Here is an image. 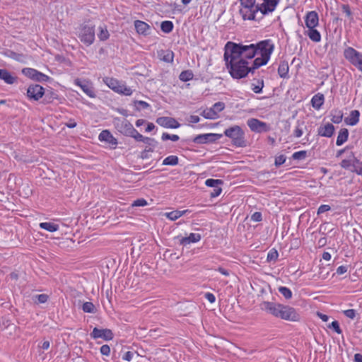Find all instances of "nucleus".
Returning a JSON list of instances; mask_svg holds the SVG:
<instances>
[{
    "label": "nucleus",
    "instance_id": "1",
    "mask_svg": "<svg viewBox=\"0 0 362 362\" xmlns=\"http://www.w3.org/2000/svg\"><path fill=\"white\" fill-rule=\"evenodd\" d=\"M242 8L240 13L243 20L255 21L258 12L261 18L275 11L280 0H240Z\"/></svg>",
    "mask_w": 362,
    "mask_h": 362
},
{
    "label": "nucleus",
    "instance_id": "2",
    "mask_svg": "<svg viewBox=\"0 0 362 362\" xmlns=\"http://www.w3.org/2000/svg\"><path fill=\"white\" fill-rule=\"evenodd\" d=\"M223 59L226 69L234 79H241L247 76L246 65L249 63L244 58L237 57L226 49H224Z\"/></svg>",
    "mask_w": 362,
    "mask_h": 362
},
{
    "label": "nucleus",
    "instance_id": "3",
    "mask_svg": "<svg viewBox=\"0 0 362 362\" xmlns=\"http://www.w3.org/2000/svg\"><path fill=\"white\" fill-rule=\"evenodd\" d=\"M224 49L235 54L237 57L244 58L247 61L253 59L257 54L255 44L243 45L228 41L225 45Z\"/></svg>",
    "mask_w": 362,
    "mask_h": 362
},
{
    "label": "nucleus",
    "instance_id": "4",
    "mask_svg": "<svg viewBox=\"0 0 362 362\" xmlns=\"http://www.w3.org/2000/svg\"><path fill=\"white\" fill-rule=\"evenodd\" d=\"M224 135L231 139V143L236 147H246L247 141L245 139V132L238 125H234L224 131Z\"/></svg>",
    "mask_w": 362,
    "mask_h": 362
},
{
    "label": "nucleus",
    "instance_id": "5",
    "mask_svg": "<svg viewBox=\"0 0 362 362\" xmlns=\"http://www.w3.org/2000/svg\"><path fill=\"white\" fill-rule=\"evenodd\" d=\"M78 37L83 44L90 46L95 40V25L90 21L81 24L78 28Z\"/></svg>",
    "mask_w": 362,
    "mask_h": 362
},
{
    "label": "nucleus",
    "instance_id": "6",
    "mask_svg": "<svg viewBox=\"0 0 362 362\" xmlns=\"http://www.w3.org/2000/svg\"><path fill=\"white\" fill-rule=\"evenodd\" d=\"M344 58L353 66L362 72V53L351 47L344 51Z\"/></svg>",
    "mask_w": 362,
    "mask_h": 362
},
{
    "label": "nucleus",
    "instance_id": "7",
    "mask_svg": "<svg viewBox=\"0 0 362 362\" xmlns=\"http://www.w3.org/2000/svg\"><path fill=\"white\" fill-rule=\"evenodd\" d=\"M115 128L117 130L126 136L134 138L135 140L139 135L138 131L134 128L132 123L127 119H123L120 121L117 119V122L115 123Z\"/></svg>",
    "mask_w": 362,
    "mask_h": 362
},
{
    "label": "nucleus",
    "instance_id": "8",
    "mask_svg": "<svg viewBox=\"0 0 362 362\" xmlns=\"http://www.w3.org/2000/svg\"><path fill=\"white\" fill-rule=\"evenodd\" d=\"M255 47L256 49V54H259L260 56L265 57L267 58H269L271 54H272L274 49V45L272 43V40H264L258 42L255 44Z\"/></svg>",
    "mask_w": 362,
    "mask_h": 362
},
{
    "label": "nucleus",
    "instance_id": "9",
    "mask_svg": "<svg viewBox=\"0 0 362 362\" xmlns=\"http://www.w3.org/2000/svg\"><path fill=\"white\" fill-rule=\"evenodd\" d=\"M279 318L288 321L298 322L300 320V316L293 307L283 305Z\"/></svg>",
    "mask_w": 362,
    "mask_h": 362
},
{
    "label": "nucleus",
    "instance_id": "10",
    "mask_svg": "<svg viewBox=\"0 0 362 362\" xmlns=\"http://www.w3.org/2000/svg\"><path fill=\"white\" fill-rule=\"evenodd\" d=\"M283 304L276 303L269 301H263L260 304V308L267 313L274 315L276 317H279Z\"/></svg>",
    "mask_w": 362,
    "mask_h": 362
},
{
    "label": "nucleus",
    "instance_id": "11",
    "mask_svg": "<svg viewBox=\"0 0 362 362\" xmlns=\"http://www.w3.org/2000/svg\"><path fill=\"white\" fill-rule=\"evenodd\" d=\"M223 136L221 134H214V133H209V134H199L196 136L192 141L196 144H203L207 143H214L217 140L220 139Z\"/></svg>",
    "mask_w": 362,
    "mask_h": 362
},
{
    "label": "nucleus",
    "instance_id": "12",
    "mask_svg": "<svg viewBox=\"0 0 362 362\" xmlns=\"http://www.w3.org/2000/svg\"><path fill=\"white\" fill-rule=\"evenodd\" d=\"M45 93L44 88L39 84L30 85L27 89V96L30 100H39Z\"/></svg>",
    "mask_w": 362,
    "mask_h": 362
},
{
    "label": "nucleus",
    "instance_id": "13",
    "mask_svg": "<svg viewBox=\"0 0 362 362\" xmlns=\"http://www.w3.org/2000/svg\"><path fill=\"white\" fill-rule=\"evenodd\" d=\"M91 337L94 339L101 338L105 341L112 340L114 334L111 329H99L95 327L90 333Z\"/></svg>",
    "mask_w": 362,
    "mask_h": 362
},
{
    "label": "nucleus",
    "instance_id": "14",
    "mask_svg": "<svg viewBox=\"0 0 362 362\" xmlns=\"http://www.w3.org/2000/svg\"><path fill=\"white\" fill-rule=\"evenodd\" d=\"M156 122L165 128L177 129L180 126V124L175 118L170 117H158Z\"/></svg>",
    "mask_w": 362,
    "mask_h": 362
},
{
    "label": "nucleus",
    "instance_id": "15",
    "mask_svg": "<svg viewBox=\"0 0 362 362\" xmlns=\"http://www.w3.org/2000/svg\"><path fill=\"white\" fill-rule=\"evenodd\" d=\"M98 139L100 141L106 142L111 148L115 149L118 144L117 139L113 136L109 130H103L99 136Z\"/></svg>",
    "mask_w": 362,
    "mask_h": 362
},
{
    "label": "nucleus",
    "instance_id": "16",
    "mask_svg": "<svg viewBox=\"0 0 362 362\" xmlns=\"http://www.w3.org/2000/svg\"><path fill=\"white\" fill-rule=\"evenodd\" d=\"M247 125L253 132H266L269 131V127L265 122L255 118L249 119L247 121Z\"/></svg>",
    "mask_w": 362,
    "mask_h": 362
},
{
    "label": "nucleus",
    "instance_id": "17",
    "mask_svg": "<svg viewBox=\"0 0 362 362\" xmlns=\"http://www.w3.org/2000/svg\"><path fill=\"white\" fill-rule=\"evenodd\" d=\"M74 83L79 86L83 91L89 97L94 98L95 93L93 89L92 84L90 81L86 80H81L80 78H76L74 81Z\"/></svg>",
    "mask_w": 362,
    "mask_h": 362
},
{
    "label": "nucleus",
    "instance_id": "18",
    "mask_svg": "<svg viewBox=\"0 0 362 362\" xmlns=\"http://www.w3.org/2000/svg\"><path fill=\"white\" fill-rule=\"evenodd\" d=\"M305 25L308 28H315L319 23L318 13L315 11H309L305 17Z\"/></svg>",
    "mask_w": 362,
    "mask_h": 362
},
{
    "label": "nucleus",
    "instance_id": "19",
    "mask_svg": "<svg viewBox=\"0 0 362 362\" xmlns=\"http://www.w3.org/2000/svg\"><path fill=\"white\" fill-rule=\"evenodd\" d=\"M134 26L136 32L139 35L144 36L150 35L151 27L144 21L136 20L134 21Z\"/></svg>",
    "mask_w": 362,
    "mask_h": 362
},
{
    "label": "nucleus",
    "instance_id": "20",
    "mask_svg": "<svg viewBox=\"0 0 362 362\" xmlns=\"http://www.w3.org/2000/svg\"><path fill=\"white\" fill-rule=\"evenodd\" d=\"M334 129L332 124L327 123L325 126H320L318 128L317 134L319 136L329 138L334 134Z\"/></svg>",
    "mask_w": 362,
    "mask_h": 362
},
{
    "label": "nucleus",
    "instance_id": "21",
    "mask_svg": "<svg viewBox=\"0 0 362 362\" xmlns=\"http://www.w3.org/2000/svg\"><path fill=\"white\" fill-rule=\"evenodd\" d=\"M0 79L3 80L7 84H13L17 78L11 75V74L6 69H0Z\"/></svg>",
    "mask_w": 362,
    "mask_h": 362
},
{
    "label": "nucleus",
    "instance_id": "22",
    "mask_svg": "<svg viewBox=\"0 0 362 362\" xmlns=\"http://www.w3.org/2000/svg\"><path fill=\"white\" fill-rule=\"evenodd\" d=\"M202 238V236L199 233H190L189 236L182 238L180 240V243L183 245H186L189 243H194L199 242Z\"/></svg>",
    "mask_w": 362,
    "mask_h": 362
},
{
    "label": "nucleus",
    "instance_id": "23",
    "mask_svg": "<svg viewBox=\"0 0 362 362\" xmlns=\"http://www.w3.org/2000/svg\"><path fill=\"white\" fill-rule=\"evenodd\" d=\"M305 130H307V127L305 122L303 120H298L293 135L295 138H300Z\"/></svg>",
    "mask_w": 362,
    "mask_h": 362
},
{
    "label": "nucleus",
    "instance_id": "24",
    "mask_svg": "<svg viewBox=\"0 0 362 362\" xmlns=\"http://www.w3.org/2000/svg\"><path fill=\"white\" fill-rule=\"evenodd\" d=\"M360 112L357 110L351 111L349 117L345 118V122L351 126L356 125L359 121Z\"/></svg>",
    "mask_w": 362,
    "mask_h": 362
},
{
    "label": "nucleus",
    "instance_id": "25",
    "mask_svg": "<svg viewBox=\"0 0 362 362\" xmlns=\"http://www.w3.org/2000/svg\"><path fill=\"white\" fill-rule=\"evenodd\" d=\"M324 100H325L324 95L322 93H317V94L315 95L311 100L312 106L315 109L319 110L323 105Z\"/></svg>",
    "mask_w": 362,
    "mask_h": 362
},
{
    "label": "nucleus",
    "instance_id": "26",
    "mask_svg": "<svg viewBox=\"0 0 362 362\" xmlns=\"http://www.w3.org/2000/svg\"><path fill=\"white\" fill-rule=\"evenodd\" d=\"M288 64L286 61H281L278 68V74L281 78H288Z\"/></svg>",
    "mask_w": 362,
    "mask_h": 362
},
{
    "label": "nucleus",
    "instance_id": "27",
    "mask_svg": "<svg viewBox=\"0 0 362 362\" xmlns=\"http://www.w3.org/2000/svg\"><path fill=\"white\" fill-rule=\"evenodd\" d=\"M104 82L107 84V86L110 88L112 90H113L115 92L117 93L120 86H121V83L114 78H109V77H106L105 78H104Z\"/></svg>",
    "mask_w": 362,
    "mask_h": 362
},
{
    "label": "nucleus",
    "instance_id": "28",
    "mask_svg": "<svg viewBox=\"0 0 362 362\" xmlns=\"http://www.w3.org/2000/svg\"><path fill=\"white\" fill-rule=\"evenodd\" d=\"M349 137V130L346 128H342L340 129L339 132V135L337 139L336 144L337 146H341L344 142H346Z\"/></svg>",
    "mask_w": 362,
    "mask_h": 362
},
{
    "label": "nucleus",
    "instance_id": "29",
    "mask_svg": "<svg viewBox=\"0 0 362 362\" xmlns=\"http://www.w3.org/2000/svg\"><path fill=\"white\" fill-rule=\"evenodd\" d=\"M307 35L312 41L315 42H319L321 40V35L320 32L315 29V28H308L307 31Z\"/></svg>",
    "mask_w": 362,
    "mask_h": 362
},
{
    "label": "nucleus",
    "instance_id": "30",
    "mask_svg": "<svg viewBox=\"0 0 362 362\" xmlns=\"http://www.w3.org/2000/svg\"><path fill=\"white\" fill-rule=\"evenodd\" d=\"M136 141H142V142L148 144V146H151L153 147H155L158 144V142L154 139L149 138V137H145L143 135H141L140 133L139 134V135H137Z\"/></svg>",
    "mask_w": 362,
    "mask_h": 362
},
{
    "label": "nucleus",
    "instance_id": "31",
    "mask_svg": "<svg viewBox=\"0 0 362 362\" xmlns=\"http://www.w3.org/2000/svg\"><path fill=\"white\" fill-rule=\"evenodd\" d=\"M40 227L49 232H54L59 229V226L52 222L40 223Z\"/></svg>",
    "mask_w": 362,
    "mask_h": 362
},
{
    "label": "nucleus",
    "instance_id": "32",
    "mask_svg": "<svg viewBox=\"0 0 362 362\" xmlns=\"http://www.w3.org/2000/svg\"><path fill=\"white\" fill-rule=\"evenodd\" d=\"M174 25L170 21H163L160 24V29L165 33H170L173 31Z\"/></svg>",
    "mask_w": 362,
    "mask_h": 362
},
{
    "label": "nucleus",
    "instance_id": "33",
    "mask_svg": "<svg viewBox=\"0 0 362 362\" xmlns=\"http://www.w3.org/2000/svg\"><path fill=\"white\" fill-rule=\"evenodd\" d=\"M193 76L194 74L192 70H185L180 73L179 78L183 82H187L192 80Z\"/></svg>",
    "mask_w": 362,
    "mask_h": 362
},
{
    "label": "nucleus",
    "instance_id": "34",
    "mask_svg": "<svg viewBox=\"0 0 362 362\" xmlns=\"http://www.w3.org/2000/svg\"><path fill=\"white\" fill-rule=\"evenodd\" d=\"M269 60V58H267L265 57L260 56L259 57H257L252 62L255 68L259 69L260 66L266 65Z\"/></svg>",
    "mask_w": 362,
    "mask_h": 362
},
{
    "label": "nucleus",
    "instance_id": "35",
    "mask_svg": "<svg viewBox=\"0 0 362 362\" xmlns=\"http://www.w3.org/2000/svg\"><path fill=\"white\" fill-rule=\"evenodd\" d=\"M179 163V158L177 156H169L163 161V165H176Z\"/></svg>",
    "mask_w": 362,
    "mask_h": 362
},
{
    "label": "nucleus",
    "instance_id": "36",
    "mask_svg": "<svg viewBox=\"0 0 362 362\" xmlns=\"http://www.w3.org/2000/svg\"><path fill=\"white\" fill-rule=\"evenodd\" d=\"M82 310L84 313H95L97 309L94 304L91 302H86L83 304Z\"/></svg>",
    "mask_w": 362,
    "mask_h": 362
},
{
    "label": "nucleus",
    "instance_id": "37",
    "mask_svg": "<svg viewBox=\"0 0 362 362\" xmlns=\"http://www.w3.org/2000/svg\"><path fill=\"white\" fill-rule=\"evenodd\" d=\"M223 184V181L222 180H219V179L209 178L205 181V185L207 187H213V188L216 187L220 185H222Z\"/></svg>",
    "mask_w": 362,
    "mask_h": 362
},
{
    "label": "nucleus",
    "instance_id": "38",
    "mask_svg": "<svg viewBox=\"0 0 362 362\" xmlns=\"http://www.w3.org/2000/svg\"><path fill=\"white\" fill-rule=\"evenodd\" d=\"M264 86V83L263 79H257V84L252 83V90L255 93H260L262 91V89Z\"/></svg>",
    "mask_w": 362,
    "mask_h": 362
},
{
    "label": "nucleus",
    "instance_id": "39",
    "mask_svg": "<svg viewBox=\"0 0 362 362\" xmlns=\"http://www.w3.org/2000/svg\"><path fill=\"white\" fill-rule=\"evenodd\" d=\"M334 114H332V122L334 124H339L343 119V112L341 110H334Z\"/></svg>",
    "mask_w": 362,
    "mask_h": 362
},
{
    "label": "nucleus",
    "instance_id": "40",
    "mask_svg": "<svg viewBox=\"0 0 362 362\" xmlns=\"http://www.w3.org/2000/svg\"><path fill=\"white\" fill-rule=\"evenodd\" d=\"M134 105L137 111H140L141 109H146L150 107V105L143 100H134Z\"/></svg>",
    "mask_w": 362,
    "mask_h": 362
},
{
    "label": "nucleus",
    "instance_id": "41",
    "mask_svg": "<svg viewBox=\"0 0 362 362\" xmlns=\"http://www.w3.org/2000/svg\"><path fill=\"white\" fill-rule=\"evenodd\" d=\"M202 116H203L206 119H214L217 118L215 111H214L211 107L207 110H204L202 114Z\"/></svg>",
    "mask_w": 362,
    "mask_h": 362
},
{
    "label": "nucleus",
    "instance_id": "42",
    "mask_svg": "<svg viewBox=\"0 0 362 362\" xmlns=\"http://www.w3.org/2000/svg\"><path fill=\"white\" fill-rule=\"evenodd\" d=\"M0 325L4 327V329H7L8 327H11V329L14 330L19 329L16 325L11 323L8 319L6 318H2L1 321L0 322Z\"/></svg>",
    "mask_w": 362,
    "mask_h": 362
},
{
    "label": "nucleus",
    "instance_id": "43",
    "mask_svg": "<svg viewBox=\"0 0 362 362\" xmlns=\"http://www.w3.org/2000/svg\"><path fill=\"white\" fill-rule=\"evenodd\" d=\"M279 291L286 299H290L292 297V292L287 287L280 286Z\"/></svg>",
    "mask_w": 362,
    "mask_h": 362
},
{
    "label": "nucleus",
    "instance_id": "44",
    "mask_svg": "<svg viewBox=\"0 0 362 362\" xmlns=\"http://www.w3.org/2000/svg\"><path fill=\"white\" fill-rule=\"evenodd\" d=\"M37 70L32 68H24L22 70V73L31 79H34Z\"/></svg>",
    "mask_w": 362,
    "mask_h": 362
},
{
    "label": "nucleus",
    "instance_id": "45",
    "mask_svg": "<svg viewBox=\"0 0 362 362\" xmlns=\"http://www.w3.org/2000/svg\"><path fill=\"white\" fill-rule=\"evenodd\" d=\"M174 58V53L171 50H166L163 52L162 59L168 63L173 62Z\"/></svg>",
    "mask_w": 362,
    "mask_h": 362
},
{
    "label": "nucleus",
    "instance_id": "46",
    "mask_svg": "<svg viewBox=\"0 0 362 362\" xmlns=\"http://www.w3.org/2000/svg\"><path fill=\"white\" fill-rule=\"evenodd\" d=\"M49 78L48 76L37 71L33 80L37 82H46L48 81Z\"/></svg>",
    "mask_w": 362,
    "mask_h": 362
},
{
    "label": "nucleus",
    "instance_id": "47",
    "mask_svg": "<svg viewBox=\"0 0 362 362\" xmlns=\"http://www.w3.org/2000/svg\"><path fill=\"white\" fill-rule=\"evenodd\" d=\"M278 257L279 253L277 250H276L275 249H272L267 254V261L269 262L272 261L275 262L278 259Z\"/></svg>",
    "mask_w": 362,
    "mask_h": 362
},
{
    "label": "nucleus",
    "instance_id": "48",
    "mask_svg": "<svg viewBox=\"0 0 362 362\" xmlns=\"http://www.w3.org/2000/svg\"><path fill=\"white\" fill-rule=\"evenodd\" d=\"M117 93L129 96L132 94V90L129 87H127L124 84L122 83Z\"/></svg>",
    "mask_w": 362,
    "mask_h": 362
},
{
    "label": "nucleus",
    "instance_id": "49",
    "mask_svg": "<svg viewBox=\"0 0 362 362\" xmlns=\"http://www.w3.org/2000/svg\"><path fill=\"white\" fill-rule=\"evenodd\" d=\"M225 108V103L223 102H217L216 103L211 109L215 111L216 115L218 117V113L223 110Z\"/></svg>",
    "mask_w": 362,
    "mask_h": 362
},
{
    "label": "nucleus",
    "instance_id": "50",
    "mask_svg": "<svg viewBox=\"0 0 362 362\" xmlns=\"http://www.w3.org/2000/svg\"><path fill=\"white\" fill-rule=\"evenodd\" d=\"M308 156V153L306 151H300L295 152L292 155V158L293 160H303L305 159Z\"/></svg>",
    "mask_w": 362,
    "mask_h": 362
},
{
    "label": "nucleus",
    "instance_id": "51",
    "mask_svg": "<svg viewBox=\"0 0 362 362\" xmlns=\"http://www.w3.org/2000/svg\"><path fill=\"white\" fill-rule=\"evenodd\" d=\"M45 95L47 103H51L54 99H57L58 98V95L52 90H47Z\"/></svg>",
    "mask_w": 362,
    "mask_h": 362
},
{
    "label": "nucleus",
    "instance_id": "52",
    "mask_svg": "<svg viewBox=\"0 0 362 362\" xmlns=\"http://www.w3.org/2000/svg\"><path fill=\"white\" fill-rule=\"evenodd\" d=\"M329 329H332L337 334H341L342 332L341 329L340 328L339 323L338 321L334 320L331 324L328 325Z\"/></svg>",
    "mask_w": 362,
    "mask_h": 362
},
{
    "label": "nucleus",
    "instance_id": "53",
    "mask_svg": "<svg viewBox=\"0 0 362 362\" xmlns=\"http://www.w3.org/2000/svg\"><path fill=\"white\" fill-rule=\"evenodd\" d=\"M98 37L100 40L105 41L108 39L110 35L107 29L100 28V32L98 33Z\"/></svg>",
    "mask_w": 362,
    "mask_h": 362
},
{
    "label": "nucleus",
    "instance_id": "54",
    "mask_svg": "<svg viewBox=\"0 0 362 362\" xmlns=\"http://www.w3.org/2000/svg\"><path fill=\"white\" fill-rule=\"evenodd\" d=\"M166 216L172 221H175L180 218L179 211L175 210V211H173L166 213Z\"/></svg>",
    "mask_w": 362,
    "mask_h": 362
},
{
    "label": "nucleus",
    "instance_id": "55",
    "mask_svg": "<svg viewBox=\"0 0 362 362\" xmlns=\"http://www.w3.org/2000/svg\"><path fill=\"white\" fill-rule=\"evenodd\" d=\"M147 201L145 199H138L133 202L132 206H144L147 205Z\"/></svg>",
    "mask_w": 362,
    "mask_h": 362
},
{
    "label": "nucleus",
    "instance_id": "56",
    "mask_svg": "<svg viewBox=\"0 0 362 362\" xmlns=\"http://www.w3.org/2000/svg\"><path fill=\"white\" fill-rule=\"evenodd\" d=\"M286 156L284 155H280L275 158L274 165L276 167H279L282 164H284L286 161Z\"/></svg>",
    "mask_w": 362,
    "mask_h": 362
},
{
    "label": "nucleus",
    "instance_id": "57",
    "mask_svg": "<svg viewBox=\"0 0 362 362\" xmlns=\"http://www.w3.org/2000/svg\"><path fill=\"white\" fill-rule=\"evenodd\" d=\"M343 313L346 317H347L350 319L355 318L356 315V311L354 309H348V310H344Z\"/></svg>",
    "mask_w": 362,
    "mask_h": 362
},
{
    "label": "nucleus",
    "instance_id": "58",
    "mask_svg": "<svg viewBox=\"0 0 362 362\" xmlns=\"http://www.w3.org/2000/svg\"><path fill=\"white\" fill-rule=\"evenodd\" d=\"M221 192H222V189L219 186L214 187L213 191L211 192V193H210V197L211 198L216 197L221 194Z\"/></svg>",
    "mask_w": 362,
    "mask_h": 362
},
{
    "label": "nucleus",
    "instance_id": "59",
    "mask_svg": "<svg viewBox=\"0 0 362 362\" xmlns=\"http://www.w3.org/2000/svg\"><path fill=\"white\" fill-rule=\"evenodd\" d=\"M100 353L104 356H109L110 354V347L107 344L103 345L100 347Z\"/></svg>",
    "mask_w": 362,
    "mask_h": 362
},
{
    "label": "nucleus",
    "instance_id": "60",
    "mask_svg": "<svg viewBox=\"0 0 362 362\" xmlns=\"http://www.w3.org/2000/svg\"><path fill=\"white\" fill-rule=\"evenodd\" d=\"M331 209L330 206L327 204H322L320 206V207L317 209V214H321L322 213H325L326 211H328Z\"/></svg>",
    "mask_w": 362,
    "mask_h": 362
},
{
    "label": "nucleus",
    "instance_id": "61",
    "mask_svg": "<svg viewBox=\"0 0 362 362\" xmlns=\"http://www.w3.org/2000/svg\"><path fill=\"white\" fill-rule=\"evenodd\" d=\"M35 298L37 299L38 303H45L47 301L49 296L47 294H39Z\"/></svg>",
    "mask_w": 362,
    "mask_h": 362
},
{
    "label": "nucleus",
    "instance_id": "62",
    "mask_svg": "<svg viewBox=\"0 0 362 362\" xmlns=\"http://www.w3.org/2000/svg\"><path fill=\"white\" fill-rule=\"evenodd\" d=\"M341 10L346 15V16L351 17L352 13L348 4H342Z\"/></svg>",
    "mask_w": 362,
    "mask_h": 362
},
{
    "label": "nucleus",
    "instance_id": "63",
    "mask_svg": "<svg viewBox=\"0 0 362 362\" xmlns=\"http://www.w3.org/2000/svg\"><path fill=\"white\" fill-rule=\"evenodd\" d=\"M340 165L342 168L350 169L351 166V161L350 160L344 159L340 163Z\"/></svg>",
    "mask_w": 362,
    "mask_h": 362
},
{
    "label": "nucleus",
    "instance_id": "64",
    "mask_svg": "<svg viewBox=\"0 0 362 362\" xmlns=\"http://www.w3.org/2000/svg\"><path fill=\"white\" fill-rule=\"evenodd\" d=\"M352 172L356 173L358 175L362 176V163L359 165H356V164L354 165V169L351 170Z\"/></svg>",
    "mask_w": 362,
    "mask_h": 362
}]
</instances>
